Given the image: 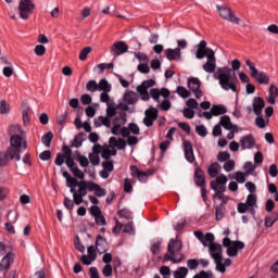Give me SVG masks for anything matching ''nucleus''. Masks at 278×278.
<instances>
[{
    "label": "nucleus",
    "mask_w": 278,
    "mask_h": 278,
    "mask_svg": "<svg viewBox=\"0 0 278 278\" xmlns=\"http://www.w3.org/2000/svg\"><path fill=\"white\" fill-rule=\"evenodd\" d=\"M184 249V244L180 240L177 239H170L168 245H167V252L170 255H175L176 253H179Z\"/></svg>",
    "instance_id": "dca6fc26"
},
{
    "label": "nucleus",
    "mask_w": 278,
    "mask_h": 278,
    "mask_svg": "<svg viewBox=\"0 0 278 278\" xmlns=\"http://www.w3.org/2000/svg\"><path fill=\"white\" fill-rule=\"evenodd\" d=\"M77 162L79 163L81 168H88V166L90 165V161L84 155H79Z\"/></svg>",
    "instance_id": "3c124183"
},
{
    "label": "nucleus",
    "mask_w": 278,
    "mask_h": 278,
    "mask_svg": "<svg viewBox=\"0 0 278 278\" xmlns=\"http://www.w3.org/2000/svg\"><path fill=\"white\" fill-rule=\"evenodd\" d=\"M223 167L220 166V164L215 162L208 166L207 173L210 177L214 178L218 177V173H220Z\"/></svg>",
    "instance_id": "bb28decb"
},
{
    "label": "nucleus",
    "mask_w": 278,
    "mask_h": 278,
    "mask_svg": "<svg viewBox=\"0 0 278 278\" xmlns=\"http://www.w3.org/2000/svg\"><path fill=\"white\" fill-rule=\"evenodd\" d=\"M87 252H88V256H89L91 260H97V248H94V245H90V247L87 249Z\"/></svg>",
    "instance_id": "774afa93"
},
{
    "label": "nucleus",
    "mask_w": 278,
    "mask_h": 278,
    "mask_svg": "<svg viewBox=\"0 0 278 278\" xmlns=\"http://www.w3.org/2000/svg\"><path fill=\"white\" fill-rule=\"evenodd\" d=\"M127 51H129V46H127L125 41H116L111 47L113 58H118V55H123L124 53H127Z\"/></svg>",
    "instance_id": "6e6552de"
},
{
    "label": "nucleus",
    "mask_w": 278,
    "mask_h": 278,
    "mask_svg": "<svg viewBox=\"0 0 278 278\" xmlns=\"http://www.w3.org/2000/svg\"><path fill=\"white\" fill-rule=\"evenodd\" d=\"M214 261V264H215V269L218 271V273H226L227 271V267H225V265L223 264V256L219 257V258H215L213 260Z\"/></svg>",
    "instance_id": "4c0bfd02"
},
{
    "label": "nucleus",
    "mask_w": 278,
    "mask_h": 278,
    "mask_svg": "<svg viewBox=\"0 0 278 278\" xmlns=\"http://www.w3.org/2000/svg\"><path fill=\"white\" fill-rule=\"evenodd\" d=\"M34 8L36 4L31 0H21L18 3L20 18L27 21L34 14Z\"/></svg>",
    "instance_id": "20e7f679"
},
{
    "label": "nucleus",
    "mask_w": 278,
    "mask_h": 278,
    "mask_svg": "<svg viewBox=\"0 0 278 278\" xmlns=\"http://www.w3.org/2000/svg\"><path fill=\"white\" fill-rule=\"evenodd\" d=\"M11 147L7 150V153L0 155V166H5L10 163V160H16L21 162V148L23 147V137L20 135H13L10 139Z\"/></svg>",
    "instance_id": "f257e3e1"
},
{
    "label": "nucleus",
    "mask_w": 278,
    "mask_h": 278,
    "mask_svg": "<svg viewBox=\"0 0 278 278\" xmlns=\"http://www.w3.org/2000/svg\"><path fill=\"white\" fill-rule=\"evenodd\" d=\"M244 249V242L242 241H232V245L227 248V255L229 257H238V251Z\"/></svg>",
    "instance_id": "2eb2a0df"
},
{
    "label": "nucleus",
    "mask_w": 278,
    "mask_h": 278,
    "mask_svg": "<svg viewBox=\"0 0 278 278\" xmlns=\"http://www.w3.org/2000/svg\"><path fill=\"white\" fill-rule=\"evenodd\" d=\"M90 214L91 216H93V218H97L102 214L101 208L98 205H93L90 207Z\"/></svg>",
    "instance_id": "0e129e2a"
},
{
    "label": "nucleus",
    "mask_w": 278,
    "mask_h": 278,
    "mask_svg": "<svg viewBox=\"0 0 278 278\" xmlns=\"http://www.w3.org/2000/svg\"><path fill=\"white\" fill-rule=\"evenodd\" d=\"M188 267H178L175 271H174V278H186L188 277Z\"/></svg>",
    "instance_id": "72a5a7b5"
},
{
    "label": "nucleus",
    "mask_w": 278,
    "mask_h": 278,
    "mask_svg": "<svg viewBox=\"0 0 278 278\" xmlns=\"http://www.w3.org/2000/svg\"><path fill=\"white\" fill-rule=\"evenodd\" d=\"M188 88L189 90H192L195 99H201V97H203V91H201V80H199V78H189Z\"/></svg>",
    "instance_id": "1a4fd4ad"
},
{
    "label": "nucleus",
    "mask_w": 278,
    "mask_h": 278,
    "mask_svg": "<svg viewBox=\"0 0 278 278\" xmlns=\"http://www.w3.org/2000/svg\"><path fill=\"white\" fill-rule=\"evenodd\" d=\"M144 114L146 117L143 118V125H146V127H153V123H155L159 114L157 109H148L146 110Z\"/></svg>",
    "instance_id": "9d476101"
},
{
    "label": "nucleus",
    "mask_w": 278,
    "mask_h": 278,
    "mask_svg": "<svg viewBox=\"0 0 278 278\" xmlns=\"http://www.w3.org/2000/svg\"><path fill=\"white\" fill-rule=\"evenodd\" d=\"M210 51H212V48H207V41L201 40L195 52L197 60H203L210 54Z\"/></svg>",
    "instance_id": "f8f14e48"
},
{
    "label": "nucleus",
    "mask_w": 278,
    "mask_h": 278,
    "mask_svg": "<svg viewBox=\"0 0 278 278\" xmlns=\"http://www.w3.org/2000/svg\"><path fill=\"white\" fill-rule=\"evenodd\" d=\"M211 188L214 190L215 194H223L227 190L225 185H216V181H211Z\"/></svg>",
    "instance_id": "f704fd0d"
},
{
    "label": "nucleus",
    "mask_w": 278,
    "mask_h": 278,
    "mask_svg": "<svg viewBox=\"0 0 278 278\" xmlns=\"http://www.w3.org/2000/svg\"><path fill=\"white\" fill-rule=\"evenodd\" d=\"M137 70L139 73H143V75H147L151 72V67H149V64L147 63L139 64Z\"/></svg>",
    "instance_id": "bf43d9fd"
},
{
    "label": "nucleus",
    "mask_w": 278,
    "mask_h": 278,
    "mask_svg": "<svg viewBox=\"0 0 278 278\" xmlns=\"http://www.w3.org/2000/svg\"><path fill=\"white\" fill-rule=\"evenodd\" d=\"M64 162H66V155H64L62 153H58L56 157L54 160V164L56 166H62L64 164Z\"/></svg>",
    "instance_id": "6e6d98bb"
},
{
    "label": "nucleus",
    "mask_w": 278,
    "mask_h": 278,
    "mask_svg": "<svg viewBox=\"0 0 278 278\" xmlns=\"http://www.w3.org/2000/svg\"><path fill=\"white\" fill-rule=\"evenodd\" d=\"M278 98V89L275 85H271L269 87V98H268V103H270V105H275V99Z\"/></svg>",
    "instance_id": "473e14b6"
},
{
    "label": "nucleus",
    "mask_w": 278,
    "mask_h": 278,
    "mask_svg": "<svg viewBox=\"0 0 278 278\" xmlns=\"http://www.w3.org/2000/svg\"><path fill=\"white\" fill-rule=\"evenodd\" d=\"M184 116H185V118H189V119L194 118V110H192L190 108H185L184 109Z\"/></svg>",
    "instance_id": "338daca9"
},
{
    "label": "nucleus",
    "mask_w": 278,
    "mask_h": 278,
    "mask_svg": "<svg viewBox=\"0 0 278 278\" xmlns=\"http://www.w3.org/2000/svg\"><path fill=\"white\" fill-rule=\"evenodd\" d=\"M185 147V157L187 162L192 164L194 162V150L192 149V143L190 141H184Z\"/></svg>",
    "instance_id": "4be33fe9"
},
{
    "label": "nucleus",
    "mask_w": 278,
    "mask_h": 278,
    "mask_svg": "<svg viewBox=\"0 0 278 278\" xmlns=\"http://www.w3.org/2000/svg\"><path fill=\"white\" fill-rule=\"evenodd\" d=\"M208 253L213 260L223 257V245L220 243L212 242L208 243Z\"/></svg>",
    "instance_id": "9b49d317"
},
{
    "label": "nucleus",
    "mask_w": 278,
    "mask_h": 278,
    "mask_svg": "<svg viewBox=\"0 0 278 278\" xmlns=\"http://www.w3.org/2000/svg\"><path fill=\"white\" fill-rule=\"evenodd\" d=\"M63 205L66 207L70 212H73L75 210V202L74 200H71L68 197H64Z\"/></svg>",
    "instance_id": "c03bdc74"
},
{
    "label": "nucleus",
    "mask_w": 278,
    "mask_h": 278,
    "mask_svg": "<svg viewBox=\"0 0 278 278\" xmlns=\"http://www.w3.org/2000/svg\"><path fill=\"white\" fill-rule=\"evenodd\" d=\"M35 53L36 55L42 56L45 53H47V48H45L42 45H38L35 47Z\"/></svg>",
    "instance_id": "69168bd1"
},
{
    "label": "nucleus",
    "mask_w": 278,
    "mask_h": 278,
    "mask_svg": "<svg viewBox=\"0 0 278 278\" xmlns=\"http://www.w3.org/2000/svg\"><path fill=\"white\" fill-rule=\"evenodd\" d=\"M214 240H215L214 233L207 232L206 235H204V238L200 242H202L203 247L210 248V244H212Z\"/></svg>",
    "instance_id": "e433bc0d"
},
{
    "label": "nucleus",
    "mask_w": 278,
    "mask_h": 278,
    "mask_svg": "<svg viewBox=\"0 0 278 278\" xmlns=\"http://www.w3.org/2000/svg\"><path fill=\"white\" fill-rule=\"evenodd\" d=\"M51 140H53V132L51 131L45 134L41 138L42 144H45V147H51Z\"/></svg>",
    "instance_id": "a19ab883"
},
{
    "label": "nucleus",
    "mask_w": 278,
    "mask_h": 278,
    "mask_svg": "<svg viewBox=\"0 0 278 278\" xmlns=\"http://www.w3.org/2000/svg\"><path fill=\"white\" fill-rule=\"evenodd\" d=\"M211 112L213 116H223V114H227V108L223 104H215L212 106Z\"/></svg>",
    "instance_id": "c85d7f7f"
},
{
    "label": "nucleus",
    "mask_w": 278,
    "mask_h": 278,
    "mask_svg": "<svg viewBox=\"0 0 278 278\" xmlns=\"http://www.w3.org/2000/svg\"><path fill=\"white\" fill-rule=\"evenodd\" d=\"M185 257L186 256L184 254H179V257H177L170 253H166L164 255L163 262H172L173 264H180V262H184Z\"/></svg>",
    "instance_id": "a878e982"
},
{
    "label": "nucleus",
    "mask_w": 278,
    "mask_h": 278,
    "mask_svg": "<svg viewBox=\"0 0 278 278\" xmlns=\"http://www.w3.org/2000/svg\"><path fill=\"white\" fill-rule=\"evenodd\" d=\"M245 65L249 66L250 75L252 79H255L258 84H270V77L265 72H260L257 67H255V63L251 60L245 61Z\"/></svg>",
    "instance_id": "7ed1b4c3"
},
{
    "label": "nucleus",
    "mask_w": 278,
    "mask_h": 278,
    "mask_svg": "<svg viewBox=\"0 0 278 278\" xmlns=\"http://www.w3.org/2000/svg\"><path fill=\"white\" fill-rule=\"evenodd\" d=\"M71 173H73L74 177H76L77 179H80V180L86 179V174H84V172L79 169L78 166L71 169Z\"/></svg>",
    "instance_id": "a18cd8bd"
},
{
    "label": "nucleus",
    "mask_w": 278,
    "mask_h": 278,
    "mask_svg": "<svg viewBox=\"0 0 278 278\" xmlns=\"http://www.w3.org/2000/svg\"><path fill=\"white\" fill-rule=\"evenodd\" d=\"M187 266L190 270H197L199 268V261L197 258H190L187 261Z\"/></svg>",
    "instance_id": "8fccbe9b"
},
{
    "label": "nucleus",
    "mask_w": 278,
    "mask_h": 278,
    "mask_svg": "<svg viewBox=\"0 0 278 278\" xmlns=\"http://www.w3.org/2000/svg\"><path fill=\"white\" fill-rule=\"evenodd\" d=\"M10 112V104H8V101L1 100L0 101V114H8Z\"/></svg>",
    "instance_id": "5fc2aeb1"
},
{
    "label": "nucleus",
    "mask_w": 278,
    "mask_h": 278,
    "mask_svg": "<svg viewBox=\"0 0 278 278\" xmlns=\"http://www.w3.org/2000/svg\"><path fill=\"white\" fill-rule=\"evenodd\" d=\"M219 125L224 127V129H226L227 131H236V129H238V126L231 123V117H229L228 115H224L220 117Z\"/></svg>",
    "instance_id": "aec40b11"
},
{
    "label": "nucleus",
    "mask_w": 278,
    "mask_h": 278,
    "mask_svg": "<svg viewBox=\"0 0 278 278\" xmlns=\"http://www.w3.org/2000/svg\"><path fill=\"white\" fill-rule=\"evenodd\" d=\"M231 67H219L214 73V79H218L219 86L223 88V90H231L232 92H237L238 87L236 86V80L231 79Z\"/></svg>",
    "instance_id": "f03ea898"
},
{
    "label": "nucleus",
    "mask_w": 278,
    "mask_h": 278,
    "mask_svg": "<svg viewBox=\"0 0 278 278\" xmlns=\"http://www.w3.org/2000/svg\"><path fill=\"white\" fill-rule=\"evenodd\" d=\"M233 168H236V162L232 160L226 161L224 164V170H226V173H231V170H233Z\"/></svg>",
    "instance_id": "603ef678"
},
{
    "label": "nucleus",
    "mask_w": 278,
    "mask_h": 278,
    "mask_svg": "<svg viewBox=\"0 0 278 278\" xmlns=\"http://www.w3.org/2000/svg\"><path fill=\"white\" fill-rule=\"evenodd\" d=\"M252 108L255 116H262V111L266 108V102L262 97H255L252 102Z\"/></svg>",
    "instance_id": "ddd939ff"
},
{
    "label": "nucleus",
    "mask_w": 278,
    "mask_h": 278,
    "mask_svg": "<svg viewBox=\"0 0 278 278\" xmlns=\"http://www.w3.org/2000/svg\"><path fill=\"white\" fill-rule=\"evenodd\" d=\"M216 9L224 21H229V23L240 25V18L236 17L233 11H231L227 5H217Z\"/></svg>",
    "instance_id": "423d86ee"
},
{
    "label": "nucleus",
    "mask_w": 278,
    "mask_h": 278,
    "mask_svg": "<svg viewBox=\"0 0 278 278\" xmlns=\"http://www.w3.org/2000/svg\"><path fill=\"white\" fill-rule=\"evenodd\" d=\"M86 90H88V92H97V90H99V84H97V80H89L86 85Z\"/></svg>",
    "instance_id": "79ce46f5"
},
{
    "label": "nucleus",
    "mask_w": 278,
    "mask_h": 278,
    "mask_svg": "<svg viewBox=\"0 0 278 278\" xmlns=\"http://www.w3.org/2000/svg\"><path fill=\"white\" fill-rule=\"evenodd\" d=\"M227 201L222 202L219 205L215 206V218L216 220H223L225 218V214H227Z\"/></svg>",
    "instance_id": "5701e85b"
},
{
    "label": "nucleus",
    "mask_w": 278,
    "mask_h": 278,
    "mask_svg": "<svg viewBox=\"0 0 278 278\" xmlns=\"http://www.w3.org/2000/svg\"><path fill=\"white\" fill-rule=\"evenodd\" d=\"M231 157V154L229 152H219L217 155V161L218 162H227Z\"/></svg>",
    "instance_id": "680f3d73"
},
{
    "label": "nucleus",
    "mask_w": 278,
    "mask_h": 278,
    "mask_svg": "<svg viewBox=\"0 0 278 278\" xmlns=\"http://www.w3.org/2000/svg\"><path fill=\"white\" fill-rule=\"evenodd\" d=\"M118 216H121V218H126V220H131V218H134V214L128 208L119 210Z\"/></svg>",
    "instance_id": "ea45409f"
},
{
    "label": "nucleus",
    "mask_w": 278,
    "mask_h": 278,
    "mask_svg": "<svg viewBox=\"0 0 278 278\" xmlns=\"http://www.w3.org/2000/svg\"><path fill=\"white\" fill-rule=\"evenodd\" d=\"M240 144L243 151L247 149H253V147H255V138H253V135L243 136L240 139Z\"/></svg>",
    "instance_id": "412c9836"
},
{
    "label": "nucleus",
    "mask_w": 278,
    "mask_h": 278,
    "mask_svg": "<svg viewBox=\"0 0 278 278\" xmlns=\"http://www.w3.org/2000/svg\"><path fill=\"white\" fill-rule=\"evenodd\" d=\"M84 138H86V134L84 132L78 134L73 140L72 147L79 149V147H81V144L84 143Z\"/></svg>",
    "instance_id": "c9c22d12"
},
{
    "label": "nucleus",
    "mask_w": 278,
    "mask_h": 278,
    "mask_svg": "<svg viewBox=\"0 0 278 278\" xmlns=\"http://www.w3.org/2000/svg\"><path fill=\"white\" fill-rule=\"evenodd\" d=\"M89 188H90V192H94L96 197L101 198L108 194V191L101 188V186H99L97 182H91Z\"/></svg>",
    "instance_id": "393cba45"
},
{
    "label": "nucleus",
    "mask_w": 278,
    "mask_h": 278,
    "mask_svg": "<svg viewBox=\"0 0 278 278\" xmlns=\"http://www.w3.org/2000/svg\"><path fill=\"white\" fill-rule=\"evenodd\" d=\"M251 208H250V213L255 214V207L257 205V195L250 193L247 198V202H245Z\"/></svg>",
    "instance_id": "c756f323"
},
{
    "label": "nucleus",
    "mask_w": 278,
    "mask_h": 278,
    "mask_svg": "<svg viewBox=\"0 0 278 278\" xmlns=\"http://www.w3.org/2000/svg\"><path fill=\"white\" fill-rule=\"evenodd\" d=\"M149 97H152L156 103H160V89L153 88L150 90Z\"/></svg>",
    "instance_id": "4d7b16f0"
},
{
    "label": "nucleus",
    "mask_w": 278,
    "mask_h": 278,
    "mask_svg": "<svg viewBox=\"0 0 278 278\" xmlns=\"http://www.w3.org/2000/svg\"><path fill=\"white\" fill-rule=\"evenodd\" d=\"M65 164L67 168H70V170H73V168L77 167V164L75 163V159H73V156H67L65 159Z\"/></svg>",
    "instance_id": "13d9d810"
},
{
    "label": "nucleus",
    "mask_w": 278,
    "mask_h": 278,
    "mask_svg": "<svg viewBox=\"0 0 278 278\" xmlns=\"http://www.w3.org/2000/svg\"><path fill=\"white\" fill-rule=\"evenodd\" d=\"M91 52H92V48L91 47L84 48L80 51L79 56H78L80 62H86V60H88V55H90Z\"/></svg>",
    "instance_id": "58836bf2"
},
{
    "label": "nucleus",
    "mask_w": 278,
    "mask_h": 278,
    "mask_svg": "<svg viewBox=\"0 0 278 278\" xmlns=\"http://www.w3.org/2000/svg\"><path fill=\"white\" fill-rule=\"evenodd\" d=\"M277 220H278V213H273L271 215H267L265 217V227L267 229L273 227V225H275Z\"/></svg>",
    "instance_id": "2f4dec72"
},
{
    "label": "nucleus",
    "mask_w": 278,
    "mask_h": 278,
    "mask_svg": "<svg viewBox=\"0 0 278 278\" xmlns=\"http://www.w3.org/2000/svg\"><path fill=\"white\" fill-rule=\"evenodd\" d=\"M139 99H140V97L138 96V93H136L134 91H128L124 94V101L128 105H136V103H138Z\"/></svg>",
    "instance_id": "b1692460"
},
{
    "label": "nucleus",
    "mask_w": 278,
    "mask_h": 278,
    "mask_svg": "<svg viewBox=\"0 0 278 278\" xmlns=\"http://www.w3.org/2000/svg\"><path fill=\"white\" fill-rule=\"evenodd\" d=\"M89 162L92 164V166H99V164H101V157L99 154L89 153Z\"/></svg>",
    "instance_id": "de8ad7c7"
},
{
    "label": "nucleus",
    "mask_w": 278,
    "mask_h": 278,
    "mask_svg": "<svg viewBox=\"0 0 278 278\" xmlns=\"http://www.w3.org/2000/svg\"><path fill=\"white\" fill-rule=\"evenodd\" d=\"M128 129H129L130 134H134V136H140V127H138V124L130 123L128 125Z\"/></svg>",
    "instance_id": "864d4df0"
},
{
    "label": "nucleus",
    "mask_w": 278,
    "mask_h": 278,
    "mask_svg": "<svg viewBox=\"0 0 278 278\" xmlns=\"http://www.w3.org/2000/svg\"><path fill=\"white\" fill-rule=\"evenodd\" d=\"M176 92L182 99H188V97H190V91H188V89H186V87H184V86H178L176 89Z\"/></svg>",
    "instance_id": "37998d69"
},
{
    "label": "nucleus",
    "mask_w": 278,
    "mask_h": 278,
    "mask_svg": "<svg viewBox=\"0 0 278 278\" xmlns=\"http://www.w3.org/2000/svg\"><path fill=\"white\" fill-rule=\"evenodd\" d=\"M98 90L99 92H112V85L108 83V79L102 78L98 84Z\"/></svg>",
    "instance_id": "7c9ffc66"
},
{
    "label": "nucleus",
    "mask_w": 278,
    "mask_h": 278,
    "mask_svg": "<svg viewBox=\"0 0 278 278\" xmlns=\"http://www.w3.org/2000/svg\"><path fill=\"white\" fill-rule=\"evenodd\" d=\"M251 207L249 204L247 203H243V202H240L238 205H237V211L239 212V214H247V212H251Z\"/></svg>",
    "instance_id": "49530a36"
},
{
    "label": "nucleus",
    "mask_w": 278,
    "mask_h": 278,
    "mask_svg": "<svg viewBox=\"0 0 278 278\" xmlns=\"http://www.w3.org/2000/svg\"><path fill=\"white\" fill-rule=\"evenodd\" d=\"M12 262H14V253L9 252L1 261L0 264V273H8V268H10V264H12Z\"/></svg>",
    "instance_id": "a211bd4d"
},
{
    "label": "nucleus",
    "mask_w": 278,
    "mask_h": 278,
    "mask_svg": "<svg viewBox=\"0 0 278 278\" xmlns=\"http://www.w3.org/2000/svg\"><path fill=\"white\" fill-rule=\"evenodd\" d=\"M94 127H101V125H104V127L110 128L112 125V121L109 117L99 116L93 122Z\"/></svg>",
    "instance_id": "cd10ccee"
},
{
    "label": "nucleus",
    "mask_w": 278,
    "mask_h": 278,
    "mask_svg": "<svg viewBox=\"0 0 278 278\" xmlns=\"http://www.w3.org/2000/svg\"><path fill=\"white\" fill-rule=\"evenodd\" d=\"M153 86H155V80L153 79L143 80L141 85L137 86L136 90L141 101H149V99H151L149 88H153Z\"/></svg>",
    "instance_id": "39448f33"
},
{
    "label": "nucleus",
    "mask_w": 278,
    "mask_h": 278,
    "mask_svg": "<svg viewBox=\"0 0 278 278\" xmlns=\"http://www.w3.org/2000/svg\"><path fill=\"white\" fill-rule=\"evenodd\" d=\"M195 132L201 138H205V136H207V128H205L204 125H198V126H195Z\"/></svg>",
    "instance_id": "09e8293b"
},
{
    "label": "nucleus",
    "mask_w": 278,
    "mask_h": 278,
    "mask_svg": "<svg viewBox=\"0 0 278 278\" xmlns=\"http://www.w3.org/2000/svg\"><path fill=\"white\" fill-rule=\"evenodd\" d=\"M109 250H110V244L108 243V240H105L103 236L98 235L96 240V251H98V253L100 254H103V253H108Z\"/></svg>",
    "instance_id": "4468645a"
},
{
    "label": "nucleus",
    "mask_w": 278,
    "mask_h": 278,
    "mask_svg": "<svg viewBox=\"0 0 278 278\" xmlns=\"http://www.w3.org/2000/svg\"><path fill=\"white\" fill-rule=\"evenodd\" d=\"M206 60V63L202 66L203 71L205 73H216V54L214 50H208Z\"/></svg>",
    "instance_id": "0eeeda50"
},
{
    "label": "nucleus",
    "mask_w": 278,
    "mask_h": 278,
    "mask_svg": "<svg viewBox=\"0 0 278 278\" xmlns=\"http://www.w3.org/2000/svg\"><path fill=\"white\" fill-rule=\"evenodd\" d=\"M193 179L195 186L199 188H203V186H205V174L201 167L195 168Z\"/></svg>",
    "instance_id": "6ab92c4d"
},
{
    "label": "nucleus",
    "mask_w": 278,
    "mask_h": 278,
    "mask_svg": "<svg viewBox=\"0 0 278 278\" xmlns=\"http://www.w3.org/2000/svg\"><path fill=\"white\" fill-rule=\"evenodd\" d=\"M102 168L104 170H108L109 173H112V170H114V162L112 161L102 162Z\"/></svg>",
    "instance_id": "052dcab7"
},
{
    "label": "nucleus",
    "mask_w": 278,
    "mask_h": 278,
    "mask_svg": "<svg viewBox=\"0 0 278 278\" xmlns=\"http://www.w3.org/2000/svg\"><path fill=\"white\" fill-rule=\"evenodd\" d=\"M80 101L83 105H90V103H92V97H90L88 93H85L80 97Z\"/></svg>",
    "instance_id": "e2e57ef3"
},
{
    "label": "nucleus",
    "mask_w": 278,
    "mask_h": 278,
    "mask_svg": "<svg viewBox=\"0 0 278 278\" xmlns=\"http://www.w3.org/2000/svg\"><path fill=\"white\" fill-rule=\"evenodd\" d=\"M165 55L169 62H179L181 60V49L175 48V49H166Z\"/></svg>",
    "instance_id": "f3484780"
}]
</instances>
